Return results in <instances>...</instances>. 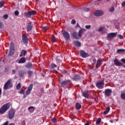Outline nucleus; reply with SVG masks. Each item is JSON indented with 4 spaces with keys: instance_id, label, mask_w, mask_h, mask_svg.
Returning <instances> with one entry per match:
<instances>
[{
    "instance_id": "obj_50",
    "label": "nucleus",
    "mask_w": 125,
    "mask_h": 125,
    "mask_svg": "<svg viewBox=\"0 0 125 125\" xmlns=\"http://www.w3.org/2000/svg\"><path fill=\"white\" fill-rule=\"evenodd\" d=\"M108 111H104L103 112V114L105 115H107L108 114Z\"/></svg>"
},
{
    "instance_id": "obj_56",
    "label": "nucleus",
    "mask_w": 125,
    "mask_h": 125,
    "mask_svg": "<svg viewBox=\"0 0 125 125\" xmlns=\"http://www.w3.org/2000/svg\"><path fill=\"white\" fill-rule=\"evenodd\" d=\"M8 121H7L6 122H5L3 125H8Z\"/></svg>"
},
{
    "instance_id": "obj_32",
    "label": "nucleus",
    "mask_w": 125,
    "mask_h": 125,
    "mask_svg": "<svg viewBox=\"0 0 125 125\" xmlns=\"http://www.w3.org/2000/svg\"><path fill=\"white\" fill-rule=\"evenodd\" d=\"M125 51V49H118L117 50V53L124 52Z\"/></svg>"
},
{
    "instance_id": "obj_37",
    "label": "nucleus",
    "mask_w": 125,
    "mask_h": 125,
    "mask_svg": "<svg viewBox=\"0 0 125 125\" xmlns=\"http://www.w3.org/2000/svg\"><path fill=\"white\" fill-rule=\"evenodd\" d=\"M114 10H115L114 7L113 6H112V7H111L109 8V12H113L114 11Z\"/></svg>"
},
{
    "instance_id": "obj_48",
    "label": "nucleus",
    "mask_w": 125,
    "mask_h": 125,
    "mask_svg": "<svg viewBox=\"0 0 125 125\" xmlns=\"http://www.w3.org/2000/svg\"><path fill=\"white\" fill-rule=\"evenodd\" d=\"M57 122V121L56 119H52V122H53L54 123H56Z\"/></svg>"
},
{
    "instance_id": "obj_57",
    "label": "nucleus",
    "mask_w": 125,
    "mask_h": 125,
    "mask_svg": "<svg viewBox=\"0 0 125 125\" xmlns=\"http://www.w3.org/2000/svg\"><path fill=\"white\" fill-rule=\"evenodd\" d=\"M62 73H63L64 74H66L67 73V72L66 71H65V70H63Z\"/></svg>"
},
{
    "instance_id": "obj_9",
    "label": "nucleus",
    "mask_w": 125,
    "mask_h": 125,
    "mask_svg": "<svg viewBox=\"0 0 125 125\" xmlns=\"http://www.w3.org/2000/svg\"><path fill=\"white\" fill-rule=\"evenodd\" d=\"M80 55L83 58H86L89 56V54H88V53L85 52L83 50H81L80 51Z\"/></svg>"
},
{
    "instance_id": "obj_12",
    "label": "nucleus",
    "mask_w": 125,
    "mask_h": 125,
    "mask_svg": "<svg viewBox=\"0 0 125 125\" xmlns=\"http://www.w3.org/2000/svg\"><path fill=\"white\" fill-rule=\"evenodd\" d=\"M104 14V12L102 10H96L94 13V15L96 17L101 16Z\"/></svg>"
},
{
    "instance_id": "obj_14",
    "label": "nucleus",
    "mask_w": 125,
    "mask_h": 125,
    "mask_svg": "<svg viewBox=\"0 0 125 125\" xmlns=\"http://www.w3.org/2000/svg\"><path fill=\"white\" fill-rule=\"evenodd\" d=\"M117 34V33L116 32H113L111 33H109L107 35V39H108V38L112 39V38L116 37Z\"/></svg>"
},
{
    "instance_id": "obj_43",
    "label": "nucleus",
    "mask_w": 125,
    "mask_h": 125,
    "mask_svg": "<svg viewBox=\"0 0 125 125\" xmlns=\"http://www.w3.org/2000/svg\"><path fill=\"white\" fill-rule=\"evenodd\" d=\"M89 10H90V9L88 8H83V11L86 12H88Z\"/></svg>"
},
{
    "instance_id": "obj_1",
    "label": "nucleus",
    "mask_w": 125,
    "mask_h": 125,
    "mask_svg": "<svg viewBox=\"0 0 125 125\" xmlns=\"http://www.w3.org/2000/svg\"><path fill=\"white\" fill-rule=\"evenodd\" d=\"M11 104L10 103H8L6 104H4L0 108V114H4L6 111L8 110V109L10 107Z\"/></svg>"
},
{
    "instance_id": "obj_38",
    "label": "nucleus",
    "mask_w": 125,
    "mask_h": 125,
    "mask_svg": "<svg viewBox=\"0 0 125 125\" xmlns=\"http://www.w3.org/2000/svg\"><path fill=\"white\" fill-rule=\"evenodd\" d=\"M16 88L18 90H19L21 88V84L19 83L16 86Z\"/></svg>"
},
{
    "instance_id": "obj_18",
    "label": "nucleus",
    "mask_w": 125,
    "mask_h": 125,
    "mask_svg": "<svg viewBox=\"0 0 125 125\" xmlns=\"http://www.w3.org/2000/svg\"><path fill=\"white\" fill-rule=\"evenodd\" d=\"M114 63L117 66H123V63L120 62L117 59L114 60Z\"/></svg>"
},
{
    "instance_id": "obj_47",
    "label": "nucleus",
    "mask_w": 125,
    "mask_h": 125,
    "mask_svg": "<svg viewBox=\"0 0 125 125\" xmlns=\"http://www.w3.org/2000/svg\"><path fill=\"white\" fill-rule=\"evenodd\" d=\"M118 38L120 39V40H122L124 39L123 36H122V35H121V34H119L118 35Z\"/></svg>"
},
{
    "instance_id": "obj_2",
    "label": "nucleus",
    "mask_w": 125,
    "mask_h": 125,
    "mask_svg": "<svg viewBox=\"0 0 125 125\" xmlns=\"http://www.w3.org/2000/svg\"><path fill=\"white\" fill-rule=\"evenodd\" d=\"M62 35H63V37L65 41L70 40V34L67 31H65V30H62Z\"/></svg>"
},
{
    "instance_id": "obj_39",
    "label": "nucleus",
    "mask_w": 125,
    "mask_h": 125,
    "mask_svg": "<svg viewBox=\"0 0 125 125\" xmlns=\"http://www.w3.org/2000/svg\"><path fill=\"white\" fill-rule=\"evenodd\" d=\"M91 27V25H86L85 26V28L87 29H90Z\"/></svg>"
},
{
    "instance_id": "obj_59",
    "label": "nucleus",
    "mask_w": 125,
    "mask_h": 125,
    "mask_svg": "<svg viewBox=\"0 0 125 125\" xmlns=\"http://www.w3.org/2000/svg\"><path fill=\"white\" fill-rule=\"evenodd\" d=\"M8 69H7V68H6L5 69V72H7L8 71Z\"/></svg>"
},
{
    "instance_id": "obj_33",
    "label": "nucleus",
    "mask_w": 125,
    "mask_h": 125,
    "mask_svg": "<svg viewBox=\"0 0 125 125\" xmlns=\"http://www.w3.org/2000/svg\"><path fill=\"white\" fill-rule=\"evenodd\" d=\"M4 5V1L2 0L0 1V8L3 7V6Z\"/></svg>"
},
{
    "instance_id": "obj_41",
    "label": "nucleus",
    "mask_w": 125,
    "mask_h": 125,
    "mask_svg": "<svg viewBox=\"0 0 125 125\" xmlns=\"http://www.w3.org/2000/svg\"><path fill=\"white\" fill-rule=\"evenodd\" d=\"M71 23L72 24H76V21L75 19H72L71 21Z\"/></svg>"
},
{
    "instance_id": "obj_24",
    "label": "nucleus",
    "mask_w": 125,
    "mask_h": 125,
    "mask_svg": "<svg viewBox=\"0 0 125 125\" xmlns=\"http://www.w3.org/2000/svg\"><path fill=\"white\" fill-rule=\"evenodd\" d=\"M26 54H27V52H26V51H25V50H22V51L21 52V55H20V57H22L23 56H25Z\"/></svg>"
},
{
    "instance_id": "obj_7",
    "label": "nucleus",
    "mask_w": 125,
    "mask_h": 125,
    "mask_svg": "<svg viewBox=\"0 0 125 125\" xmlns=\"http://www.w3.org/2000/svg\"><path fill=\"white\" fill-rule=\"evenodd\" d=\"M16 110L12 108L9 111V118L11 120L12 119L15 115L16 113Z\"/></svg>"
},
{
    "instance_id": "obj_10",
    "label": "nucleus",
    "mask_w": 125,
    "mask_h": 125,
    "mask_svg": "<svg viewBox=\"0 0 125 125\" xmlns=\"http://www.w3.org/2000/svg\"><path fill=\"white\" fill-rule=\"evenodd\" d=\"M22 42L24 44L27 45V43H28V38L27 37L25 34H22Z\"/></svg>"
},
{
    "instance_id": "obj_53",
    "label": "nucleus",
    "mask_w": 125,
    "mask_h": 125,
    "mask_svg": "<svg viewBox=\"0 0 125 125\" xmlns=\"http://www.w3.org/2000/svg\"><path fill=\"white\" fill-rule=\"evenodd\" d=\"M110 107H108L106 108V111L107 112H109V111H110Z\"/></svg>"
},
{
    "instance_id": "obj_20",
    "label": "nucleus",
    "mask_w": 125,
    "mask_h": 125,
    "mask_svg": "<svg viewBox=\"0 0 125 125\" xmlns=\"http://www.w3.org/2000/svg\"><path fill=\"white\" fill-rule=\"evenodd\" d=\"M81 79V77L79 74H76L74 75L73 80L74 81H78Z\"/></svg>"
},
{
    "instance_id": "obj_44",
    "label": "nucleus",
    "mask_w": 125,
    "mask_h": 125,
    "mask_svg": "<svg viewBox=\"0 0 125 125\" xmlns=\"http://www.w3.org/2000/svg\"><path fill=\"white\" fill-rule=\"evenodd\" d=\"M8 18V14H5V15H4V16H3V19H4L6 20V19H7Z\"/></svg>"
},
{
    "instance_id": "obj_40",
    "label": "nucleus",
    "mask_w": 125,
    "mask_h": 125,
    "mask_svg": "<svg viewBox=\"0 0 125 125\" xmlns=\"http://www.w3.org/2000/svg\"><path fill=\"white\" fill-rule=\"evenodd\" d=\"M96 59H93V60H92V64L93 65H95V64H96Z\"/></svg>"
},
{
    "instance_id": "obj_5",
    "label": "nucleus",
    "mask_w": 125,
    "mask_h": 125,
    "mask_svg": "<svg viewBox=\"0 0 125 125\" xmlns=\"http://www.w3.org/2000/svg\"><path fill=\"white\" fill-rule=\"evenodd\" d=\"M104 81H102L96 83V86L99 89H103L104 86Z\"/></svg>"
},
{
    "instance_id": "obj_19",
    "label": "nucleus",
    "mask_w": 125,
    "mask_h": 125,
    "mask_svg": "<svg viewBox=\"0 0 125 125\" xmlns=\"http://www.w3.org/2000/svg\"><path fill=\"white\" fill-rule=\"evenodd\" d=\"M72 37L75 40H79L80 39L78 32H73Z\"/></svg>"
},
{
    "instance_id": "obj_61",
    "label": "nucleus",
    "mask_w": 125,
    "mask_h": 125,
    "mask_svg": "<svg viewBox=\"0 0 125 125\" xmlns=\"http://www.w3.org/2000/svg\"><path fill=\"white\" fill-rule=\"evenodd\" d=\"M84 125H89V123H87L84 124Z\"/></svg>"
},
{
    "instance_id": "obj_62",
    "label": "nucleus",
    "mask_w": 125,
    "mask_h": 125,
    "mask_svg": "<svg viewBox=\"0 0 125 125\" xmlns=\"http://www.w3.org/2000/svg\"><path fill=\"white\" fill-rule=\"evenodd\" d=\"M2 27V24L0 22V28Z\"/></svg>"
},
{
    "instance_id": "obj_30",
    "label": "nucleus",
    "mask_w": 125,
    "mask_h": 125,
    "mask_svg": "<svg viewBox=\"0 0 125 125\" xmlns=\"http://www.w3.org/2000/svg\"><path fill=\"white\" fill-rule=\"evenodd\" d=\"M27 74L29 77H31L33 75V72L32 71L29 70L27 71Z\"/></svg>"
},
{
    "instance_id": "obj_13",
    "label": "nucleus",
    "mask_w": 125,
    "mask_h": 125,
    "mask_svg": "<svg viewBox=\"0 0 125 125\" xmlns=\"http://www.w3.org/2000/svg\"><path fill=\"white\" fill-rule=\"evenodd\" d=\"M82 96L86 98V99H89V97H90V94L89 93H88V91H83L82 92Z\"/></svg>"
},
{
    "instance_id": "obj_6",
    "label": "nucleus",
    "mask_w": 125,
    "mask_h": 125,
    "mask_svg": "<svg viewBox=\"0 0 125 125\" xmlns=\"http://www.w3.org/2000/svg\"><path fill=\"white\" fill-rule=\"evenodd\" d=\"M60 83H61V85L62 86L64 87L65 85H67L69 83L71 82V81L69 80L63 81L62 79L59 80Z\"/></svg>"
},
{
    "instance_id": "obj_49",
    "label": "nucleus",
    "mask_w": 125,
    "mask_h": 125,
    "mask_svg": "<svg viewBox=\"0 0 125 125\" xmlns=\"http://www.w3.org/2000/svg\"><path fill=\"white\" fill-rule=\"evenodd\" d=\"M121 5L122 7H125V1H124L122 2Z\"/></svg>"
},
{
    "instance_id": "obj_25",
    "label": "nucleus",
    "mask_w": 125,
    "mask_h": 125,
    "mask_svg": "<svg viewBox=\"0 0 125 125\" xmlns=\"http://www.w3.org/2000/svg\"><path fill=\"white\" fill-rule=\"evenodd\" d=\"M75 107L76 109L79 110L81 108L82 105L80 104L77 103Z\"/></svg>"
},
{
    "instance_id": "obj_27",
    "label": "nucleus",
    "mask_w": 125,
    "mask_h": 125,
    "mask_svg": "<svg viewBox=\"0 0 125 125\" xmlns=\"http://www.w3.org/2000/svg\"><path fill=\"white\" fill-rule=\"evenodd\" d=\"M121 97L123 100H125V92H122L121 94Z\"/></svg>"
},
{
    "instance_id": "obj_23",
    "label": "nucleus",
    "mask_w": 125,
    "mask_h": 125,
    "mask_svg": "<svg viewBox=\"0 0 125 125\" xmlns=\"http://www.w3.org/2000/svg\"><path fill=\"white\" fill-rule=\"evenodd\" d=\"M73 43L76 47H79L81 46V43L79 41H74Z\"/></svg>"
},
{
    "instance_id": "obj_11",
    "label": "nucleus",
    "mask_w": 125,
    "mask_h": 125,
    "mask_svg": "<svg viewBox=\"0 0 125 125\" xmlns=\"http://www.w3.org/2000/svg\"><path fill=\"white\" fill-rule=\"evenodd\" d=\"M33 28V23L32 22H30L28 23V24L26 26L27 31L28 32H30L32 30Z\"/></svg>"
},
{
    "instance_id": "obj_55",
    "label": "nucleus",
    "mask_w": 125,
    "mask_h": 125,
    "mask_svg": "<svg viewBox=\"0 0 125 125\" xmlns=\"http://www.w3.org/2000/svg\"><path fill=\"white\" fill-rule=\"evenodd\" d=\"M77 27H79V28H81V26H80V25L79 24V23H77V25H76V28H77Z\"/></svg>"
},
{
    "instance_id": "obj_34",
    "label": "nucleus",
    "mask_w": 125,
    "mask_h": 125,
    "mask_svg": "<svg viewBox=\"0 0 125 125\" xmlns=\"http://www.w3.org/2000/svg\"><path fill=\"white\" fill-rule=\"evenodd\" d=\"M52 41L54 42H55L56 41V38L54 35H52Z\"/></svg>"
},
{
    "instance_id": "obj_52",
    "label": "nucleus",
    "mask_w": 125,
    "mask_h": 125,
    "mask_svg": "<svg viewBox=\"0 0 125 125\" xmlns=\"http://www.w3.org/2000/svg\"><path fill=\"white\" fill-rule=\"evenodd\" d=\"M121 61L122 62H123L125 64V59H122L121 60Z\"/></svg>"
},
{
    "instance_id": "obj_29",
    "label": "nucleus",
    "mask_w": 125,
    "mask_h": 125,
    "mask_svg": "<svg viewBox=\"0 0 125 125\" xmlns=\"http://www.w3.org/2000/svg\"><path fill=\"white\" fill-rule=\"evenodd\" d=\"M57 67V66L56 64H55L54 63H52V64H51V66H50V68L54 69L55 68Z\"/></svg>"
},
{
    "instance_id": "obj_63",
    "label": "nucleus",
    "mask_w": 125,
    "mask_h": 125,
    "mask_svg": "<svg viewBox=\"0 0 125 125\" xmlns=\"http://www.w3.org/2000/svg\"><path fill=\"white\" fill-rule=\"evenodd\" d=\"M109 122L111 123H113V121L112 120H110V121H109Z\"/></svg>"
},
{
    "instance_id": "obj_46",
    "label": "nucleus",
    "mask_w": 125,
    "mask_h": 125,
    "mask_svg": "<svg viewBox=\"0 0 125 125\" xmlns=\"http://www.w3.org/2000/svg\"><path fill=\"white\" fill-rule=\"evenodd\" d=\"M12 72V74L15 75L17 73V70L13 69Z\"/></svg>"
},
{
    "instance_id": "obj_35",
    "label": "nucleus",
    "mask_w": 125,
    "mask_h": 125,
    "mask_svg": "<svg viewBox=\"0 0 125 125\" xmlns=\"http://www.w3.org/2000/svg\"><path fill=\"white\" fill-rule=\"evenodd\" d=\"M42 29L44 31H46L48 29V27L47 26H42Z\"/></svg>"
},
{
    "instance_id": "obj_64",
    "label": "nucleus",
    "mask_w": 125,
    "mask_h": 125,
    "mask_svg": "<svg viewBox=\"0 0 125 125\" xmlns=\"http://www.w3.org/2000/svg\"><path fill=\"white\" fill-rule=\"evenodd\" d=\"M9 125H15V124L13 123H12V124H9Z\"/></svg>"
},
{
    "instance_id": "obj_21",
    "label": "nucleus",
    "mask_w": 125,
    "mask_h": 125,
    "mask_svg": "<svg viewBox=\"0 0 125 125\" xmlns=\"http://www.w3.org/2000/svg\"><path fill=\"white\" fill-rule=\"evenodd\" d=\"M26 62V60L25 58L22 57V58H21V59H20L19 61L18 62V63L19 64L24 63H25Z\"/></svg>"
},
{
    "instance_id": "obj_22",
    "label": "nucleus",
    "mask_w": 125,
    "mask_h": 125,
    "mask_svg": "<svg viewBox=\"0 0 125 125\" xmlns=\"http://www.w3.org/2000/svg\"><path fill=\"white\" fill-rule=\"evenodd\" d=\"M25 72L23 70H20L19 72V75L20 77H22L24 76Z\"/></svg>"
},
{
    "instance_id": "obj_4",
    "label": "nucleus",
    "mask_w": 125,
    "mask_h": 125,
    "mask_svg": "<svg viewBox=\"0 0 125 125\" xmlns=\"http://www.w3.org/2000/svg\"><path fill=\"white\" fill-rule=\"evenodd\" d=\"M13 87V84L11 83V80H8L4 84L3 88L5 90L10 89Z\"/></svg>"
},
{
    "instance_id": "obj_16",
    "label": "nucleus",
    "mask_w": 125,
    "mask_h": 125,
    "mask_svg": "<svg viewBox=\"0 0 125 125\" xmlns=\"http://www.w3.org/2000/svg\"><path fill=\"white\" fill-rule=\"evenodd\" d=\"M33 84H31L27 88V90L26 92V93L27 95H29L33 89Z\"/></svg>"
},
{
    "instance_id": "obj_3",
    "label": "nucleus",
    "mask_w": 125,
    "mask_h": 125,
    "mask_svg": "<svg viewBox=\"0 0 125 125\" xmlns=\"http://www.w3.org/2000/svg\"><path fill=\"white\" fill-rule=\"evenodd\" d=\"M37 13L35 10L29 11L28 12H25L24 13L25 16L26 18H31V16L35 15Z\"/></svg>"
},
{
    "instance_id": "obj_31",
    "label": "nucleus",
    "mask_w": 125,
    "mask_h": 125,
    "mask_svg": "<svg viewBox=\"0 0 125 125\" xmlns=\"http://www.w3.org/2000/svg\"><path fill=\"white\" fill-rule=\"evenodd\" d=\"M101 120H102L101 118H98V120L96 121V125H99L101 122Z\"/></svg>"
},
{
    "instance_id": "obj_17",
    "label": "nucleus",
    "mask_w": 125,
    "mask_h": 125,
    "mask_svg": "<svg viewBox=\"0 0 125 125\" xmlns=\"http://www.w3.org/2000/svg\"><path fill=\"white\" fill-rule=\"evenodd\" d=\"M102 62L101 59H98L97 61V63L96 65V68H98V67H100L102 64Z\"/></svg>"
},
{
    "instance_id": "obj_36",
    "label": "nucleus",
    "mask_w": 125,
    "mask_h": 125,
    "mask_svg": "<svg viewBox=\"0 0 125 125\" xmlns=\"http://www.w3.org/2000/svg\"><path fill=\"white\" fill-rule=\"evenodd\" d=\"M14 48H15L14 44L13 42H12L11 43L10 49H14Z\"/></svg>"
},
{
    "instance_id": "obj_42",
    "label": "nucleus",
    "mask_w": 125,
    "mask_h": 125,
    "mask_svg": "<svg viewBox=\"0 0 125 125\" xmlns=\"http://www.w3.org/2000/svg\"><path fill=\"white\" fill-rule=\"evenodd\" d=\"M25 93V90L24 89H21L20 92H19L20 94H24Z\"/></svg>"
},
{
    "instance_id": "obj_51",
    "label": "nucleus",
    "mask_w": 125,
    "mask_h": 125,
    "mask_svg": "<svg viewBox=\"0 0 125 125\" xmlns=\"http://www.w3.org/2000/svg\"><path fill=\"white\" fill-rule=\"evenodd\" d=\"M103 30V27H101V28L98 29L99 32H102Z\"/></svg>"
},
{
    "instance_id": "obj_26",
    "label": "nucleus",
    "mask_w": 125,
    "mask_h": 125,
    "mask_svg": "<svg viewBox=\"0 0 125 125\" xmlns=\"http://www.w3.org/2000/svg\"><path fill=\"white\" fill-rule=\"evenodd\" d=\"M32 63H28L26 65V67L28 69H30L32 67Z\"/></svg>"
},
{
    "instance_id": "obj_28",
    "label": "nucleus",
    "mask_w": 125,
    "mask_h": 125,
    "mask_svg": "<svg viewBox=\"0 0 125 125\" xmlns=\"http://www.w3.org/2000/svg\"><path fill=\"white\" fill-rule=\"evenodd\" d=\"M14 52H15L14 49H10L9 55L12 56L13 55H14Z\"/></svg>"
},
{
    "instance_id": "obj_60",
    "label": "nucleus",
    "mask_w": 125,
    "mask_h": 125,
    "mask_svg": "<svg viewBox=\"0 0 125 125\" xmlns=\"http://www.w3.org/2000/svg\"><path fill=\"white\" fill-rule=\"evenodd\" d=\"M1 93H2L1 89L0 88V96L1 95Z\"/></svg>"
},
{
    "instance_id": "obj_58",
    "label": "nucleus",
    "mask_w": 125,
    "mask_h": 125,
    "mask_svg": "<svg viewBox=\"0 0 125 125\" xmlns=\"http://www.w3.org/2000/svg\"><path fill=\"white\" fill-rule=\"evenodd\" d=\"M21 124H22V125H25V122H24V121H22V122H21Z\"/></svg>"
},
{
    "instance_id": "obj_8",
    "label": "nucleus",
    "mask_w": 125,
    "mask_h": 125,
    "mask_svg": "<svg viewBox=\"0 0 125 125\" xmlns=\"http://www.w3.org/2000/svg\"><path fill=\"white\" fill-rule=\"evenodd\" d=\"M112 90L108 88L104 90V94L105 97H110L112 94Z\"/></svg>"
},
{
    "instance_id": "obj_15",
    "label": "nucleus",
    "mask_w": 125,
    "mask_h": 125,
    "mask_svg": "<svg viewBox=\"0 0 125 125\" xmlns=\"http://www.w3.org/2000/svg\"><path fill=\"white\" fill-rule=\"evenodd\" d=\"M86 29L85 28H81L79 31H78V37L79 38H81L82 36V35L83 34V33L84 31H85Z\"/></svg>"
},
{
    "instance_id": "obj_45",
    "label": "nucleus",
    "mask_w": 125,
    "mask_h": 125,
    "mask_svg": "<svg viewBox=\"0 0 125 125\" xmlns=\"http://www.w3.org/2000/svg\"><path fill=\"white\" fill-rule=\"evenodd\" d=\"M15 16H17L19 15V12L18 10L15 11Z\"/></svg>"
},
{
    "instance_id": "obj_54",
    "label": "nucleus",
    "mask_w": 125,
    "mask_h": 125,
    "mask_svg": "<svg viewBox=\"0 0 125 125\" xmlns=\"http://www.w3.org/2000/svg\"><path fill=\"white\" fill-rule=\"evenodd\" d=\"M34 108H35L34 107H33V106H30V107H28V110H30V109H34Z\"/></svg>"
}]
</instances>
